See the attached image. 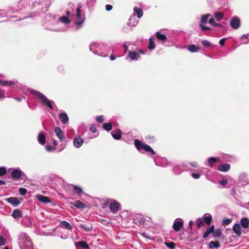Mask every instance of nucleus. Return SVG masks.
I'll return each instance as SVG.
<instances>
[{
	"label": "nucleus",
	"mask_w": 249,
	"mask_h": 249,
	"mask_svg": "<svg viewBox=\"0 0 249 249\" xmlns=\"http://www.w3.org/2000/svg\"><path fill=\"white\" fill-rule=\"evenodd\" d=\"M82 6L80 4L76 9V13L74 16H72L71 19L69 18L71 16V12L67 11V16H63V23L65 25H68L71 22L73 23L72 29L73 30L76 31L79 29L82 26L83 23L85 21V17L81 14V8Z\"/></svg>",
	"instance_id": "nucleus-1"
},
{
	"label": "nucleus",
	"mask_w": 249,
	"mask_h": 249,
	"mask_svg": "<svg viewBox=\"0 0 249 249\" xmlns=\"http://www.w3.org/2000/svg\"><path fill=\"white\" fill-rule=\"evenodd\" d=\"M89 50L94 54L102 57H107L108 54V46L102 43L92 42L89 47Z\"/></svg>",
	"instance_id": "nucleus-2"
},
{
	"label": "nucleus",
	"mask_w": 249,
	"mask_h": 249,
	"mask_svg": "<svg viewBox=\"0 0 249 249\" xmlns=\"http://www.w3.org/2000/svg\"><path fill=\"white\" fill-rule=\"evenodd\" d=\"M133 222L136 225H138L139 226L141 227L144 225H148L151 223L152 220L150 217H143L140 214H137L134 216Z\"/></svg>",
	"instance_id": "nucleus-3"
},
{
	"label": "nucleus",
	"mask_w": 249,
	"mask_h": 249,
	"mask_svg": "<svg viewBox=\"0 0 249 249\" xmlns=\"http://www.w3.org/2000/svg\"><path fill=\"white\" fill-rule=\"evenodd\" d=\"M31 92L33 94L36 95V97L41 101L43 106L49 107L51 109H53L52 102L48 99L43 94L35 90H32Z\"/></svg>",
	"instance_id": "nucleus-4"
},
{
	"label": "nucleus",
	"mask_w": 249,
	"mask_h": 249,
	"mask_svg": "<svg viewBox=\"0 0 249 249\" xmlns=\"http://www.w3.org/2000/svg\"><path fill=\"white\" fill-rule=\"evenodd\" d=\"M110 211L113 214L117 213L118 212L121 210L120 204L117 201L111 199L108 202Z\"/></svg>",
	"instance_id": "nucleus-5"
},
{
	"label": "nucleus",
	"mask_w": 249,
	"mask_h": 249,
	"mask_svg": "<svg viewBox=\"0 0 249 249\" xmlns=\"http://www.w3.org/2000/svg\"><path fill=\"white\" fill-rule=\"evenodd\" d=\"M211 16V15L209 14H205L203 15L201 18L200 23L199 24V26L200 27L201 30L203 31L206 30H211V28L205 26V24L207 23L209 18Z\"/></svg>",
	"instance_id": "nucleus-6"
},
{
	"label": "nucleus",
	"mask_w": 249,
	"mask_h": 249,
	"mask_svg": "<svg viewBox=\"0 0 249 249\" xmlns=\"http://www.w3.org/2000/svg\"><path fill=\"white\" fill-rule=\"evenodd\" d=\"M20 240V242L24 244V246L25 247H27L29 249L32 247L33 243L31 242L29 237L26 234H22Z\"/></svg>",
	"instance_id": "nucleus-7"
},
{
	"label": "nucleus",
	"mask_w": 249,
	"mask_h": 249,
	"mask_svg": "<svg viewBox=\"0 0 249 249\" xmlns=\"http://www.w3.org/2000/svg\"><path fill=\"white\" fill-rule=\"evenodd\" d=\"M23 174L20 169H15L11 172V177L13 179L18 180L20 179Z\"/></svg>",
	"instance_id": "nucleus-8"
},
{
	"label": "nucleus",
	"mask_w": 249,
	"mask_h": 249,
	"mask_svg": "<svg viewBox=\"0 0 249 249\" xmlns=\"http://www.w3.org/2000/svg\"><path fill=\"white\" fill-rule=\"evenodd\" d=\"M183 220L180 218H177L174 222L173 228L175 231H178L183 227Z\"/></svg>",
	"instance_id": "nucleus-9"
},
{
	"label": "nucleus",
	"mask_w": 249,
	"mask_h": 249,
	"mask_svg": "<svg viewBox=\"0 0 249 249\" xmlns=\"http://www.w3.org/2000/svg\"><path fill=\"white\" fill-rule=\"evenodd\" d=\"M230 24L233 29H237L239 28L240 25L239 19L236 17H232L231 19Z\"/></svg>",
	"instance_id": "nucleus-10"
},
{
	"label": "nucleus",
	"mask_w": 249,
	"mask_h": 249,
	"mask_svg": "<svg viewBox=\"0 0 249 249\" xmlns=\"http://www.w3.org/2000/svg\"><path fill=\"white\" fill-rule=\"evenodd\" d=\"M127 57L132 61L138 60L141 58V56L139 53H137L133 51H130L128 52Z\"/></svg>",
	"instance_id": "nucleus-11"
},
{
	"label": "nucleus",
	"mask_w": 249,
	"mask_h": 249,
	"mask_svg": "<svg viewBox=\"0 0 249 249\" xmlns=\"http://www.w3.org/2000/svg\"><path fill=\"white\" fill-rule=\"evenodd\" d=\"M139 20L135 17V14L131 15L128 20V25L130 27H135L138 23Z\"/></svg>",
	"instance_id": "nucleus-12"
},
{
	"label": "nucleus",
	"mask_w": 249,
	"mask_h": 249,
	"mask_svg": "<svg viewBox=\"0 0 249 249\" xmlns=\"http://www.w3.org/2000/svg\"><path fill=\"white\" fill-rule=\"evenodd\" d=\"M83 140L79 136H76L73 140V144L76 148L80 147L83 144Z\"/></svg>",
	"instance_id": "nucleus-13"
},
{
	"label": "nucleus",
	"mask_w": 249,
	"mask_h": 249,
	"mask_svg": "<svg viewBox=\"0 0 249 249\" xmlns=\"http://www.w3.org/2000/svg\"><path fill=\"white\" fill-rule=\"evenodd\" d=\"M232 230L238 236H240L242 234L241 227L238 223H236L233 225Z\"/></svg>",
	"instance_id": "nucleus-14"
},
{
	"label": "nucleus",
	"mask_w": 249,
	"mask_h": 249,
	"mask_svg": "<svg viewBox=\"0 0 249 249\" xmlns=\"http://www.w3.org/2000/svg\"><path fill=\"white\" fill-rule=\"evenodd\" d=\"M6 201L14 206H17L19 205L20 202L17 197H10L6 199Z\"/></svg>",
	"instance_id": "nucleus-15"
},
{
	"label": "nucleus",
	"mask_w": 249,
	"mask_h": 249,
	"mask_svg": "<svg viewBox=\"0 0 249 249\" xmlns=\"http://www.w3.org/2000/svg\"><path fill=\"white\" fill-rule=\"evenodd\" d=\"M112 137L116 140H120L122 137V132L119 129L113 130L111 132Z\"/></svg>",
	"instance_id": "nucleus-16"
},
{
	"label": "nucleus",
	"mask_w": 249,
	"mask_h": 249,
	"mask_svg": "<svg viewBox=\"0 0 249 249\" xmlns=\"http://www.w3.org/2000/svg\"><path fill=\"white\" fill-rule=\"evenodd\" d=\"M187 166L185 164H181L174 168V171L176 174H180L183 171L186 170Z\"/></svg>",
	"instance_id": "nucleus-17"
},
{
	"label": "nucleus",
	"mask_w": 249,
	"mask_h": 249,
	"mask_svg": "<svg viewBox=\"0 0 249 249\" xmlns=\"http://www.w3.org/2000/svg\"><path fill=\"white\" fill-rule=\"evenodd\" d=\"M240 226L244 229H248L249 227V220L247 217H243L240 220Z\"/></svg>",
	"instance_id": "nucleus-18"
},
{
	"label": "nucleus",
	"mask_w": 249,
	"mask_h": 249,
	"mask_svg": "<svg viewBox=\"0 0 249 249\" xmlns=\"http://www.w3.org/2000/svg\"><path fill=\"white\" fill-rule=\"evenodd\" d=\"M230 168V164L228 163H223L219 165L218 169L220 171L227 172L229 170Z\"/></svg>",
	"instance_id": "nucleus-19"
},
{
	"label": "nucleus",
	"mask_w": 249,
	"mask_h": 249,
	"mask_svg": "<svg viewBox=\"0 0 249 249\" xmlns=\"http://www.w3.org/2000/svg\"><path fill=\"white\" fill-rule=\"evenodd\" d=\"M154 161L157 165L165 167L168 165L167 160L165 158H161L159 163L157 160H154Z\"/></svg>",
	"instance_id": "nucleus-20"
},
{
	"label": "nucleus",
	"mask_w": 249,
	"mask_h": 249,
	"mask_svg": "<svg viewBox=\"0 0 249 249\" xmlns=\"http://www.w3.org/2000/svg\"><path fill=\"white\" fill-rule=\"evenodd\" d=\"M37 140L39 143L44 145L46 142V136L43 133H40L37 136Z\"/></svg>",
	"instance_id": "nucleus-21"
},
{
	"label": "nucleus",
	"mask_w": 249,
	"mask_h": 249,
	"mask_svg": "<svg viewBox=\"0 0 249 249\" xmlns=\"http://www.w3.org/2000/svg\"><path fill=\"white\" fill-rule=\"evenodd\" d=\"M133 14H135V16H137L138 18H141L143 15V11L141 8L135 7Z\"/></svg>",
	"instance_id": "nucleus-22"
},
{
	"label": "nucleus",
	"mask_w": 249,
	"mask_h": 249,
	"mask_svg": "<svg viewBox=\"0 0 249 249\" xmlns=\"http://www.w3.org/2000/svg\"><path fill=\"white\" fill-rule=\"evenodd\" d=\"M12 216L16 219L21 217L22 216V212L19 209H15L13 211Z\"/></svg>",
	"instance_id": "nucleus-23"
},
{
	"label": "nucleus",
	"mask_w": 249,
	"mask_h": 249,
	"mask_svg": "<svg viewBox=\"0 0 249 249\" xmlns=\"http://www.w3.org/2000/svg\"><path fill=\"white\" fill-rule=\"evenodd\" d=\"M74 245L76 247H81L83 249H89V246L88 244L85 241H78L74 243Z\"/></svg>",
	"instance_id": "nucleus-24"
},
{
	"label": "nucleus",
	"mask_w": 249,
	"mask_h": 249,
	"mask_svg": "<svg viewBox=\"0 0 249 249\" xmlns=\"http://www.w3.org/2000/svg\"><path fill=\"white\" fill-rule=\"evenodd\" d=\"M202 218L205 223L207 225H209L212 221V216L209 213H206L203 215Z\"/></svg>",
	"instance_id": "nucleus-25"
},
{
	"label": "nucleus",
	"mask_w": 249,
	"mask_h": 249,
	"mask_svg": "<svg viewBox=\"0 0 249 249\" xmlns=\"http://www.w3.org/2000/svg\"><path fill=\"white\" fill-rule=\"evenodd\" d=\"M37 198L39 201L45 204L48 203L50 202V200L48 197L42 195L37 196Z\"/></svg>",
	"instance_id": "nucleus-26"
},
{
	"label": "nucleus",
	"mask_w": 249,
	"mask_h": 249,
	"mask_svg": "<svg viewBox=\"0 0 249 249\" xmlns=\"http://www.w3.org/2000/svg\"><path fill=\"white\" fill-rule=\"evenodd\" d=\"M73 205L78 209H84L86 207V205L80 200H76L74 201Z\"/></svg>",
	"instance_id": "nucleus-27"
},
{
	"label": "nucleus",
	"mask_w": 249,
	"mask_h": 249,
	"mask_svg": "<svg viewBox=\"0 0 249 249\" xmlns=\"http://www.w3.org/2000/svg\"><path fill=\"white\" fill-rule=\"evenodd\" d=\"M214 225L212 226L211 227H210L209 229H208L204 233L203 235V237L204 238H206L209 236L210 234L212 233L213 231L214 230Z\"/></svg>",
	"instance_id": "nucleus-28"
},
{
	"label": "nucleus",
	"mask_w": 249,
	"mask_h": 249,
	"mask_svg": "<svg viewBox=\"0 0 249 249\" xmlns=\"http://www.w3.org/2000/svg\"><path fill=\"white\" fill-rule=\"evenodd\" d=\"M54 132L58 138L61 141H62V131L61 128L58 127H55L54 128Z\"/></svg>",
	"instance_id": "nucleus-29"
},
{
	"label": "nucleus",
	"mask_w": 249,
	"mask_h": 249,
	"mask_svg": "<svg viewBox=\"0 0 249 249\" xmlns=\"http://www.w3.org/2000/svg\"><path fill=\"white\" fill-rule=\"evenodd\" d=\"M142 150H143L146 152H150L152 155H154L155 154V152L152 149V148L147 144H144L143 147L142 148Z\"/></svg>",
	"instance_id": "nucleus-30"
},
{
	"label": "nucleus",
	"mask_w": 249,
	"mask_h": 249,
	"mask_svg": "<svg viewBox=\"0 0 249 249\" xmlns=\"http://www.w3.org/2000/svg\"><path fill=\"white\" fill-rule=\"evenodd\" d=\"M156 36L157 38L160 41H164L167 39L166 36L164 34H161L160 32L156 33Z\"/></svg>",
	"instance_id": "nucleus-31"
},
{
	"label": "nucleus",
	"mask_w": 249,
	"mask_h": 249,
	"mask_svg": "<svg viewBox=\"0 0 249 249\" xmlns=\"http://www.w3.org/2000/svg\"><path fill=\"white\" fill-rule=\"evenodd\" d=\"M135 146L137 147V149L141 151L142 150V148L144 145L142 142L139 141V140H136L134 142Z\"/></svg>",
	"instance_id": "nucleus-32"
},
{
	"label": "nucleus",
	"mask_w": 249,
	"mask_h": 249,
	"mask_svg": "<svg viewBox=\"0 0 249 249\" xmlns=\"http://www.w3.org/2000/svg\"><path fill=\"white\" fill-rule=\"evenodd\" d=\"M220 247L219 243L217 241H211L209 243V247L210 249L218 248Z\"/></svg>",
	"instance_id": "nucleus-33"
},
{
	"label": "nucleus",
	"mask_w": 249,
	"mask_h": 249,
	"mask_svg": "<svg viewBox=\"0 0 249 249\" xmlns=\"http://www.w3.org/2000/svg\"><path fill=\"white\" fill-rule=\"evenodd\" d=\"M188 50L192 53L194 52H197L199 51V50L200 49V48L197 47L195 45H191L188 46Z\"/></svg>",
	"instance_id": "nucleus-34"
},
{
	"label": "nucleus",
	"mask_w": 249,
	"mask_h": 249,
	"mask_svg": "<svg viewBox=\"0 0 249 249\" xmlns=\"http://www.w3.org/2000/svg\"><path fill=\"white\" fill-rule=\"evenodd\" d=\"M217 160V158L210 157L208 159V165L209 166H213V164L215 163Z\"/></svg>",
	"instance_id": "nucleus-35"
},
{
	"label": "nucleus",
	"mask_w": 249,
	"mask_h": 249,
	"mask_svg": "<svg viewBox=\"0 0 249 249\" xmlns=\"http://www.w3.org/2000/svg\"><path fill=\"white\" fill-rule=\"evenodd\" d=\"M0 85L3 86H12L15 85V83L12 81L8 82L0 80Z\"/></svg>",
	"instance_id": "nucleus-36"
},
{
	"label": "nucleus",
	"mask_w": 249,
	"mask_h": 249,
	"mask_svg": "<svg viewBox=\"0 0 249 249\" xmlns=\"http://www.w3.org/2000/svg\"><path fill=\"white\" fill-rule=\"evenodd\" d=\"M71 186L75 193H76L78 195H81V194L83 193V191L81 187L75 185H72Z\"/></svg>",
	"instance_id": "nucleus-37"
},
{
	"label": "nucleus",
	"mask_w": 249,
	"mask_h": 249,
	"mask_svg": "<svg viewBox=\"0 0 249 249\" xmlns=\"http://www.w3.org/2000/svg\"><path fill=\"white\" fill-rule=\"evenodd\" d=\"M156 45L152 38L149 39L148 48L149 50H153L155 48Z\"/></svg>",
	"instance_id": "nucleus-38"
},
{
	"label": "nucleus",
	"mask_w": 249,
	"mask_h": 249,
	"mask_svg": "<svg viewBox=\"0 0 249 249\" xmlns=\"http://www.w3.org/2000/svg\"><path fill=\"white\" fill-rule=\"evenodd\" d=\"M214 16L217 21H220L223 18V14L222 13L215 12Z\"/></svg>",
	"instance_id": "nucleus-39"
},
{
	"label": "nucleus",
	"mask_w": 249,
	"mask_h": 249,
	"mask_svg": "<svg viewBox=\"0 0 249 249\" xmlns=\"http://www.w3.org/2000/svg\"><path fill=\"white\" fill-rule=\"evenodd\" d=\"M103 127L105 130L107 131L111 130L112 128L111 124L110 123H104L103 125Z\"/></svg>",
	"instance_id": "nucleus-40"
},
{
	"label": "nucleus",
	"mask_w": 249,
	"mask_h": 249,
	"mask_svg": "<svg viewBox=\"0 0 249 249\" xmlns=\"http://www.w3.org/2000/svg\"><path fill=\"white\" fill-rule=\"evenodd\" d=\"M204 221L203 218H198L196 220V225H197L198 228H199L201 227L204 226Z\"/></svg>",
	"instance_id": "nucleus-41"
},
{
	"label": "nucleus",
	"mask_w": 249,
	"mask_h": 249,
	"mask_svg": "<svg viewBox=\"0 0 249 249\" xmlns=\"http://www.w3.org/2000/svg\"><path fill=\"white\" fill-rule=\"evenodd\" d=\"M80 226L86 231H90L92 229V226L91 225H86L85 224H81Z\"/></svg>",
	"instance_id": "nucleus-42"
},
{
	"label": "nucleus",
	"mask_w": 249,
	"mask_h": 249,
	"mask_svg": "<svg viewBox=\"0 0 249 249\" xmlns=\"http://www.w3.org/2000/svg\"><path fill=\"white\" fill-rule=\"evenodd\" d=\"M63 228L68 230H71L72 228V226L67 221H63Z\"/></svg>",
	"instance_id": "nucleus-43"
},
{
	"label": "nucleus",
	"mask_w": 249,
	"mask_h": 249,
	"mask_svg": "<svg viewBox=\"0 0 249 249\" xmlns=\"http://www.w3.org/2000/svg\"><path fill=\"white\" fill-rule=\"evenodd\" d=\"M213 235L214 237H219L222 235V232L220 230L217 229L215 231L213 230Z\"/></svg>",
	"instance_id": "nucleus-44"
},
{
	"label": "nucleus",
	"mask_w": 249,
	"mask_h": 249,
	"mask_svg": "<svg viewBox=\"0 0 249 249\" xmlns=\"http://www.w3.org/2000/svg\"><path fill=\"white\" fill-rule=\"evenodd\" d=\"M165 244L168 248L170 249H174L175 248V244L174 242H165Z\"/></svg>",
	"instance_id": "nucleus-45"
},
{
	"label": "nucleus",
	"mask_w": 249,
	"mask_h": 249,
	"mask_svg": "<svg viewBox=\"0 0 249 249\" xmlns=\"http://www.w3.org/2000/svg\"><path fill=\"white\" fill-rule=\"evenodd\" d=\"M202 44L205 48H209L211 47V43L207 40H202Z\"/></svg>",
	"instance_id": "nucleus-46"
},
{
	"label": "nucleus",
	"mask_w": 249,
	"mask_h": 249,
	"mask_svg": "<svg viewBox=\"0 0 249 249\" xmlns=\"http://www.w3.org/2000/svg\"><path fill=\"white\" fill-rule=\"evenodd\" d=\"M63 124H66L69 122V118L66 113L63 112Z\"/></svg>",
	"instance_id": "nucleus-47"
},
{
	"label": "nucleus",
	"mask_w": 249,
	"mask_h": 249,
	"mask_svg": "<svg viewBox=\"0 0 249 249\" xmlns=\"http://www.w3.org/2000/svg\"><path fill=\"white\" fill-rule=\"evenodd\" d=\"M27 190L24 188H20L19 189V193L21 196H24L27 193Z\"/></svg>",
	"instance_id": "nucleus-48"
},
{
	"label": "nucleus",
	"mask_w": 249,
	"mask_h": 249,
	"mask_svg": "<svg viewBox=\"0 0 249 249\" xmlns=\"http://www.w3.org/2000/svg\"><path fill=\"white\" fill-rule=\"evenodd\" d=\"M7 173L6 169L4 167H0V176L5 175Z\"/></svg>",
	"instance_id": "nucleus-49"
},
{
	"label": "nucleus",
	"mask_w": 249,
	"mask_h": 249,
	"mask_svg": "<svg viewBox=\"0 0 249 249\" xmlns=\"http://www.w3.org/2000/svg\"><path fill=\"white\" fill-rule=\"evenodd\" d=\"M191 176L195 179H198L200 178L201 175L199 173H193L191 174Z\"/></svg>",
	"instance_id": "nucleus-50"
},
{
	"label": "nucleus",
	"mask_w": 249,
	"mask_h": 249,
	"mask_svg": "<svg viewBox=\"0 0 249 249\" xmlns=\"http://www.w3.org/2000/svg\"><path fill=\"white\" fill-rule=\"evenodd\" d=\"M96 119L97 121L99 123H102L104 121V116L103 115L97 116Z\"/></svg>",
	"instance_id": "nucleus-51"
},
{
	"label": "nucleus",
	"mask_w": 249,
	"mask_h": 249,
	"mask_svg": "<svg viewBox=\"0 0 249 249\" xmlns=\"http://www.w3.org/2000/svg\"><path fill=\"white\" fill-rule=\"evenodd\" d=\"M45 149L47 151L50 152V151H54L55 149V148L52 146L46 145L45 146Z\"/></svg>",
	"instance_id": "nucleus-52"
},
{
	"label": "nucleus",
	"mask_w": 249,
	"mask_h": 249,
	"mask_svg": "<svg viewBox=\"0 0 249 249\" xmlns=\"http://www.w3.org/2000/svg\"><path fill=\"white\" fill-rule=\"evenodd\" d=\"M227 179L225 178H222L221 180L219 181V183L222 185H225L227 183Z\"/></svg>",
	"instance_id": "nucleus-53"
},
{
	"label": "nucleus",
	"mask_w": 249,
	"mask_h": 249,
	"mask_svg": "<svg viewBox=\"0 0 249 249\" xmlns=\"http://www.w3.org/2000/svg\"><path fill=\"white\" fill-rule=\"evenodd\" d=\"M6 240L2 236L0 235V246H4L5 244Z\"/></svg>",
	"instance_id": "nucleus-54"
},
{
	"label": "nucleus",
	"mask_w": 249,
	"mask_h": 249,
	"mask_svg": "<svg viewBox=\"0 0 249 249\" xmlns=\"http://www.w3.org/2000/svg\"><path fill=\"white\" fill-rule=\"evenodd\" d=\"M89 130L93 133H96L97 129L95 125L92 124L89 128Z\"/></svg>",
	"instance_id": "nucleus-55"
},
{
	"label": "nucleus",
	"mask_w": 249,
	"mask_h": 249,
	"mask_svg": "<svg viewBox=\"0 0 249 249\" xmlns=\"http://www.w3.org/2000/svg\"><path fill=\"white\" fill-rule=\"evenodd\" d=\"M231 222V219H230L229 218L225 219H224V220L223 221V224H224L225 225H228L230 224Z\"/></svg>",
	"instance_id": "nucleus-56"
},
{
	"label": "nucleus",
	"mask_w": 249,
	"mask_h": 249,
	"mask_svg": "<svg viewBox=\"0 0 249 249\" xmlns=\"http://www.w3.org/2000/svg\"><path fill=\"white\" fill-rule=\"evenodd\" d=\"M5 98V91L3 89H0V99Z\"/></svg>",
	"instance_id": "nucleus-57"
},
{
	"label": "nucleus",
	"mask_w": 249,
	"mask_h": 249,
	"mask_svg": "<svg viewBox=\"0 0 249 249\" xmlns=\"http://www.w3.org/2000/svg\"><path fill=\"white\" fill-rule=\"evenodd\" d=\"M189 164L193 167L196 168L198 167V163L196 161L190 162H189Z\"/></svg>",
	"instance_id": "nucleus-58"
},
{
	"label": "nucleus",
	"mask_w": 249,
	"mask_h": 249,
	"mask_svg": "<svg viewBox=\"0 0 249 249\" xmlns=\"http://www.w3.org/2000/svg\"><path fill=\"white\" fill-rule=\"evenodd\" d=\"M112 9V6L111 5L107 4L106 5V9L107 11H109Z\"/></svg>",
	"instance_id": "nucleus-59"
},
{
	"label": "nucleus",
	"mask_w": 249,
	"mask_h": 249,
	"mask_svg": "<svg viewBox=\"0 0 249 249\" xmlns=\"http://www.w3.org/2000/svg\"><path fill=\"white\" fill-rule=\"evenodd\" d=\"M209 23L212 25V26H214V24H215V22H214V20L213 18H210L209 20Z\"/></svg>",
	"instance_id": "nucleus-60"
},
{
	"label": "nucleus",
	"mask_w": 249,
	"mask_h": 249,
	"mask_svg": "<svg viewBox=\"0 0 249 249\" xmlns=\"http://www.w3.org/2000/svg\"><path fill=\"white\" fill-rule=\"evenodd\" d=\"M226 39H227L226 38H223L220 39V41H219V44L221 45H224V43H225V42L226 40Z\"/></svg>",
	"instance_id": "nucleus-61"
},
{
	"label": "nucleus",
	"mask_w": 249,
	"mask_h": 249,
	"mask_svg": "<svg viewBox=\"0 0 249 249\" xmlns=\"http://www.w3.org/2000/svg\"><path fill=\"white\" fill-rule=\"evenodd\" d=\"M98 135V133L91 135L89 136V138L90 139L95 138L96 137H97Z\"/></svg>",
	"instance_id": "nucleus-62"
},
{
	"label": "nucleus",
	"mask_w": 249,
	"mask_h": 249,
	"mask_svg": "<svg viewBox=\"0 0 249 249\" xmlns=\"http://www.w3.org/2000/svg\"><path fill=\"white\" fill-rule=\"evenodd\" d=\"M248 34H244L241 36V39H247L248 38Z\"/></svg>",
	"instance_id": "nucleus-63"
},
{
	"label": "nucleus",
	"mask_w": 249,
	"mask_h": 249,
	"mask_svg": "<svg viewBox=\"0 0 249 249\" xmlns=\"http://www.w3.org/2000/svg\"><path fill=\"white\" fill-rule=\"evenodd\" d=\"M193 224H194V222L192 220L190 221V222L189 223V226L191 230L192 229V226Z\"/></svg>",
	"instance_id": "nucleus-64"
}]
</instances>
